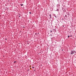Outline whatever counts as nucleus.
<instances>
[{"label": "nucleus", "instance_id": "f257e3e1", "mask_svg": "<svg viewBox=\"0 0 76 76\" xmlns=\"http://www.w3.org/2000/svg\"><path fill=\"white\" fill-rule=\"evenodd\" d=\"M75 52V51H71V54H74V53Z\"/></svg>", "mask_w": 76, "mask_h": 76}, {"label": "nucleus", "instance_id": "f03ea898", "mask_svg": "<svg viewBox=\"0 0 76 76\" xmlns=\"http://www.w3.org/2000/svg\"><path fill=\"white\" fill-rule=\"evenodd\" d=\"M50 17V19H51V14H50L49 15Z\"/></svg>", "mask_w": 76, "mask_h": 76}, {"label": "nucleus", "instance_id": "7ed1b4c3", "mask_svg": "<svg viewBox=\"0 0 76 76\" xmlns=\"http://www.w3.org/2000/svg\"><path fill=\"white\" fill-rule=\"evenodd\" d=\"M35 35H38V33H36L35 34Z\"/></svg>", "mask_w": 76, "mask_h": 76}, {"label": "nucleus", "instance_id": "20e7f679", "mask_svg": "<svg viewBox=\"0 0 76 76\" xmlns=\"http://www.w3.org/2000/svg\"><path fill=\"white\" fill-rule=\"evenodd\" d=\"M20 5H21V6H23V4H20Z\"/></svg>", "mask_w": 76, "mask_h": 76}, {"label": "nucleus", "instance_id": "39448f33", "mask_svg": "<svg viewBox=\"0 0 76 76\" xmlns=\"http://www.w3.org/2000/svg\"><path fill=\"white\" fill-rule=\"evenodd\" d=\"M14 63H16V61H14Z\"/></svg>", "mask_w": 76, "mask_h": 76}, {"label": "nucleus", "instance_id": "423d86ee", "mask_svg": "<svg viewBox=\"0 0 76 76\" xmlns=\"http://www.w3.org/2000/svg\"><path fill=\"white\" fill-rule=\"evenodd\" d=\"M56 11H59V10H58V9H57V10H56Z\"/></svg>", "mask_w": 76, "mask_h": 76}, {"label": "nucleus", "instance_id": "0eeeda50", "mask_svg": "<svg viewBox=\"0 0 76 76\" xmlns=\"http://www.w3.org/2000/svg\"><path fill=\"white\" fill-rule=\"evenodd\" d=\"M29 13L30 14H31V12H29Z\"/></svg>", "mask_w": 76, "mask_h": 76}, {"label": "nucleus", "instance_id": "6e6552de", "mask_svg": "<svg viewBox=\"0 0 76 76\" xmlns=\"http://www.w3.org/2000/svg\"><path fill=\"white\" fill-rule=\"evenodd\" d=\"M69 37H70L69 36H68V38H69Z\"/></svg>", "mask_w": 76, "mask_h": 76}, {"label": "nucleus", "instance_id": "1a4fd4ad", "mask_svg": "<svg viewBox=\"0 0 76 76\" xmlns=\"http://www.w3.org/2000/svg\"><path fill=\"white\" fill-rule=\"evenodd\" d=\"M55 18H57V16H55Z\"/></svg>", "mask_w": 76, "mask_h": 76}, {"label": "nucleus", "instance_id": "9d476101", "mask_svg": "<svg viewBox=\"0 0 76 76\" xmlns=\"http://www.w3.org/2000/svg\"><path fill=\"white\" fill-rule=\"evenodd\" d=\"M50 32L51 33L52 32V31L51 30L50 31Z\"/></svg>", "mask_w": 76, "mask_h": 76}, {"label": "nucleus", "instance_id": "9b49d317", "mask_svg": "<svg viewBox=\"0 0 76 76\" xmlns=\"http://www.w3.org/2000/svg\"><path fill=\"white\" fill-rule=\"evenodd\" d=\"M57 6L58 7V4L57 5Z\"/></svg>", "mask_w": 76, "mask_h": 76}, {"label": "nucleus", "instance_id": "f8f14e48", "mask_svg": "<svg viewBox=\"0 0 76 76\" xmlns=\"http://www.w3.org/2000/svg\"><path fill=\"white\" fill-rule=\"evenodd\" d=\"M32 68H33V69H34V67H33Z\"/></svg>", "mask_w": 76, "mask_h": 76}, {"label": "nucleus", "instance_id": "ddd939ff", "mask_svg": "<svg viewBox=\"0 0 76 76\" xmlns=\"http://www.w3.org/2000/svg\"><path fill=\"white\" fill-rule=\"evenodd\" d=\"M70 37H72V36L70 35Z\"/></svg>", "mask_w": 76, "mask_h": 76}, {"label": "nucleus", "instance_id": "4468645a", "mask_svg": "<svg viewBox=\"0 0 76 76\" xmlns=\"http://www.w3.org/2000/svg\"><path fill=\"white\" fill-rule=\"evenodd\" d=\"M51 36H52V34L50 35Z\"/></svg>", "mask_w": 76, "mask_h": 76}, {"label": "nucleus", "instance_id": "2eb2a0df", "mask_svg": "<svg viewBox=\"0 0 76 76\" xmlns=\"http://www.w3.org/2000/svg\"><path fill=\"white\" fill-rule=\"evenodd\" d=\"M5 40H7V39H5Z\"/></svg>", "mask_w": 76, "mask_h": 76}, {"label": "nucleus", "instance_id": "dca6fc26", "mask_svg": "<svg viewBox=\"0 0 76 76\" xmlns=\"http://www.w3.org/2000/svg\"><path fill=\"white\" fill-rule=\"evenodd\" d=\"M19 18H20V16H19Z\"/></svg>", "mask_w": 76, "mask_h": 76}, {"label": "nucleus", "instance_id": "f3484780", "mask_svg": "<svg viewBox=\"0 0 76 76\" xmlns=\"http://www.w3.org/2000/svg\"><path fill=\"white\" fill-rule=\"evenodd\" d=\"M37 34H39V33H38Z\"/></svg>", "mask_w": 76, "mask_h": 76}, {"label": "nucleus", "instance_id": "a211bd4d", "mask_svg": "<svg viewBox=\"0 0 76 76\" xmlns=\"http://www.w3.org/2000/svg\"><path fill=\"white\" fill-rule=\"evenodd\" d=\"M65 16H66V15H65Z\"/></svg>", "mask_w": 76, "mask_h": 76}, {"label": "nucleus", "instance_id": "6ab92c4d", "mask_svg": "<svg viewBox=\"0 0 76 76\" xmlns=\"http://www.w3.org/2000/svg\"><path fill=\"white\" fill-rule=\"evenodd\" d=\"M34 71H35V70H34Z\"/></svg>", "mask_w": 76, "mask_h": 76}]
</instances>
